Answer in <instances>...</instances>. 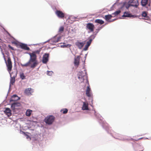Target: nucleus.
<instances>
[{"label": "nucleus", "instance_id": "obj_1", "mask_svg": "<svg viewBox=\"0 0 151 151\" xmlns=\"http://www.w3.org/2000/svg\"><path fill=\"white\" fill-rule=\"evenodd\" d=\"M30 56V58L29 61L26 63L22 64L21 63L22 67H27L29 66L31 68H35L38 64V63L37 60V56L35 52H29L28 53Z\"/></svg>", "mask_w": 151, "mask_h": 151}, {"label": "nucleus", "instance_id": "obj_2", "mask_svg": "<svg viewBox=\"0 0 151 151\" xmlns=\"http://www.w3.org/2000/svg\"><path fill=\"white\" fill-rule=\"evenodd\" d=\"M78 78L79 80V81L81 83L83 82L85 80H86V82L88 83V80L87 74L86 72L83 73L82 72H79V76Z\"/></svg>", "mask_w": 151, "mask_h": 151}, {"label": "nucleus", "instance_id": "obj_3", "mask_svg": "<svg viewBox=\"0 0 151 151\" xmlns=\"http://www.w3.org/2000/svg\"><path fill=\"white\" fill-rule=\"evenodd\" d=\"M3 55L4 54H3ZM4 58L6 63V66L7 68V70L9 73L12 70V62L11 61V59L9 57L8 58L7 62H6L5 58L4 55Z\"/></svg>", "mask_w": 151, "mask_h": 151}, {"label": "nucleus", "instance_id": "obj_4", "mask_svg": "<svg viewBox=\"0 0 151 151\" xmlns=\"http://www.w3.org/2000/svg\"><path fill=\"white\" fill-rule=\"evenodd\" d=\"M55 117L52 115L47 116L45 119V122L48 125L51 124L54 121Z\"/></svg>", "mask_w": 151, "mask_h": 151}, {"label": "nucleus", "instance_id": "obj_5", "mask_svg": "<svg viewBox=\"0 0 151 151\" xmlns=\"http://www.w3.org/2000/svg\"><path fill=\"white\" fill-rule=\"evenodd\" d=\"M86 27L91 32H93L95 28L94 25L91 23H88L86 24Z\"/></svg>", "mask_w": 151, "mask_h": 151}, {"label": "nucleus", "instance_id": "obj_6", "mask_svg": "<svg viewBox=\"0 0 151 151\" xmlns=\"http://www.w3.org/2000/svg\"><path fill=\"white\" fill-rule=\"evenodd\" d=\"M129 3H130L131 6H134L137 8L139 5L138 0H129Z\"/></svg>", "mask_w": 151, "mask_h": 151}, {"label": "nucleus", "instance_id": "obj_7", "mask_svg": "<svg viewBox=\"0 0 151 151\" xmlns=\"http://www.w3.org/2000/svg\"><path fill=\"white\" fill-rule=\"evenodd\" d=\"M10 73L11 78L10 83L12 84L13 85L15 82V78L17 76V74L15 73L14 74L13 73Z\"/></svg>", "mask_w": 151, "mask_h": 151}, {"label": "nucleus", "instance_id": "obj_8", "mask_svg": "<svg viewBox=\"0 0 151 151\" xmlns=\"http://www.w3.org/2000/svg\"><path fill=\"white\" fill-rule=\"evenodd\" d=\"M34 92L33 89L31 88H28L26 89L24 91V93L26 95L29 96L32 94V93Z\"/></svg>", "mask_w": 151, "mask_h": 151}, {"label": "nucleus", "instance_id": "obj_9", "mask_svg": "<svg viewBox=\"0 0 151 151\" xmlns=\"http://www.w3.org/2000/svg\"><path fill=\"white\" fill-rule=\"evenodd\" d=\"M85 43V41L81 42L78 41L76 43L75 45L77 46L79 49H81Z\"/></svg>", "mask_w": 151, "mask_h": 151}, {"label": "nucleus", "instance_id": "obj_10", "mask_svg": "<svg viewBox=\"0 0 151 151\" xmlns=\"http://www.w3.org/2000/svg\"><path fill=\"white\" fill-rule=\"evenodd\" d=\"M55 13L57 16L59 18H63L65 16L64 13L60 10H57Z\"/></svg>", "mask_w": 151, "mask_h": 151}, {"label": "nucleus", "instance_id": "obj_11", "mask_svg": "<svg viewBox=\"0 0 151 151\" xmlns=\"http://www.w3.org/2000/svg\"><path fill=\"white\" fill-rule=\"evenodd\" d=\"M49 54L47 53H45L43 55L42 60V62L43 63L46 64L48 60Z\"/></svg>", "mask_w": 151, "mask_h": 151}, {"label": "nucleus", "instance_id": "obj_12", "mask_svg": "<svg viewBox=\"0 0 151 151\" xmlns=\"http://www.w3.org/2000/svg\"><path fill=\"white\" fill-rule=\"evenodd\" d=\"M80 56H77L75 58L74 64L75 65L78 66L79 64Z\"/></svg>", "mask_w": 151, "mask_h": 151}, {"label": "nucleus", "instance_id": "obj_13", "mask_svg": "<svg viewBox=\"0 0 151 151\" xmlns=\"http://www.w3.org/2000/svg\"><path fill=\"white\" fill-rule=\"evenodd\" d=\"M82 109L84 110H88V104L87 102H83Z\"/></svg>", "mask_w": 151, "mask_h": 151}, {"label": "nucleus", "instance_id": "obj_14", "mask_svg": "<svg viewBox=\"0 0 151 151\" xmlns=\"http://www.w3.org/2000/svg\"><path fill=\"white\" fill-rule=\"evenodd\" d=\"M19 46L20 47L23 49L27 50H30L29 48L27 46V44L22 43L20 44Z\"/></svg>", "mask_w": 151, "mask_h": 151}, {"label": "nucleus", "instance_id": "obj_15", "mask_svg": "<svg viewBox=\"0 0 151 151\" xmlns=\"http://www.w3.org/2000/svg\"><path fill=\"white\" fill-rule=\"evenodd\" d=\"M21 105V104L19 102H15L12 104L11 107L13 109H14L15 107L19 106Z\"/></svg>", "mask_w": 151, "mask_h": 151}, {"label": "nucleus", "instance_id": "obj_16", "mask_svg": "<svg viewBox=\"0 0 151 151\" xmlns=\"http://www.w3.org/2000/svg\"><path fill=\"white\" fill-rule=\"evenodd\" d=\"M4 112L8 116H11L12 115L11 111L9 108H6L4 111Z\"/></svg>", "mask_w": 151, "mask_h": 151}, {"label": "nucleus", "instance_id": "obj_17", "mask_svg": "<svg viewBox=\"0 0 151 151\" xmlns=\"http://www.w3.org/2000/svg\"><path fill=\"white\" fill-rule=\"evenodd\" d=\"M91 89L90 88L89 86H88L86 91V94L87 96L88 97L91 96Z\"/></svg>", "mask_w": 151, "mask_h": 151}, {"label": "nucleus", "instance_id": "obj_18", "mask_svg": "<svg viewBox=\"0 0 151 151\" xmlns=\"http://www.w3.org/2000/svg\"><path fill=\"white\" fill-rule=\"evenodd\" d=\"M20 98L16 95H13L11 98V101H16L19 100Z\"/></svg>", "mask_w": 151, "mask_h": 151}, {"label": "nucleus", "instance_id": "obj_19", "mask_svg": "<svg viewBox=\"0 0 151 151\" xmlns=\"http://www.w3.org/2000/svg\"><path fill=\"white\" fill-rule=\"evenodd\" d=\"M148 0H142L141 4L143 6H145L147 4Z\"/></svg>", "mask_w": 151, "mask_h": 151}, {"label": "nucleus", "instance_id": "obj_20", "mask_svg": "<svg viewBox=\"0 0 151 151\" xmlns=\"http://www.w3.org/2000/svg\"><path fill=\"white\" fill-rule=\"evenodd\" d=\"M95 22L96 23H98L101 24H103L104 23V22L103 20L100 19H96Z\"/></svg>", "mask_w": 151, "mask_h": 151}, {"label": "nucleus", "instance_id": "obj_21", "mask_svg": "<svg viewBox=\"0 0 151 151\" xmlns=\"http://www.w3.org/2000/svg\"><path fill=\"white\" fill-rule=\"evenodd\" d=\"M112 17L111 15L110 14H109L106 15L105 16V19L107 21H109L110 19H111Z\"/></svg>", "mask_w": 151, "mask_h": 151}, {"label": "nucleus", "instance_id": "obj_22", "mask_svg": "<svg viewBox=\"0 0 151 151\" xmlns=\"http://www.w3.org/2000/svg\"><path fill=\"white\" fill-rule=\"evenodd\" d=\"M32 111L30 109H28L26 112V115L27 116H30Z\"/></svg>", "mask_w": 151, "mask_h": 151}, {"label": "nucleus", "instance_id": "obj_23", "mask_svg": "<svg viewBox=\"0 0 151 151\" xmlns=\"http://www.w3.org/2000/svg\"><path fill=\"white\" fill-rule=\"evenodd\" d=\"M130 15L131 14H129L128 13L125 12L122 17H131Z\"/></svg>", "mask_w": 151, "mask_h": 151}, {"label": "nucleus", "instance_id": "obj_24", "mask_svg": "<svg viewBox=\"0 0 151 151\" xmlns=\"http://www.w3.org/2000/svg\"><path fill=\"white\" fill-rule=\"evenodd\" d=\"M124 5V6L127 9H128L130 6H131V5H130V3H129V1L127 3H125Z\"/></svg>", "mask_w": 151, "mask_h": 151}, {"label": "nucleus", "instance_id": "obj_25", "mask_svg": "<svg viewBox=\"0 0 151 151\" xmlns=\"http://www.w3.org/2000/svg\"><path fill=\"white\" fill-rule=\"evenodd\" d=\"M92 40V39H90L86 43V46L87 47H89V46L90 45Z\"/></svg>", "mask_w": 151, "mask_h": 151}, {"label": "nucleus", "instance_id": "obj_26", "mask_svg": "<svg viewBox=\"0 0 151 151\" xmlns=\"http://www.w3.org/2000/svg\"><path fill=\"white\" fill-rule=\"evenodd\" d=\"M121 12L120 10H118L116 11L114 13L112 14L113 15H114V16H116L118 15Z\"/></svg>", "mask_w": 151, "mask_h": 151}, {"label": "nucleus", "instance_id": "obj_27", "mask_svg": "<svg viewBox=\"0 0 151 151\" xmlns=\"http://www.w3.org/2000/svg\"><path fill=\"white\" fill-rule=\"evenodd\" d=\"M64 27L63 26H61L60 27L59 29L58 32L59 33H62L64 31Z\"/></svg>", "mask_w": 151, "mask_h": 151}, {"label": "nucleus", "instance_id": "obj_28", "mask_svg": "<svg viewBox=\"0 0 151 151\" xmlns=\"http://www.w3.org/2000/svg\"><path fill=\"white\" fill-rule=\"evenodd\" d=\"M63 111V114H65L68 112V110L67 109H61L60 110V111L62 112Z\"/></svg>", "mask_w": 151, "mask_h": 151}, {"label": "nucleus", "instance_id": "obj_29", "mask_svg": "<svg viewBox=\"0 0 151 151\" xmlns=\"http://www.w3.org/2000/svg\"><path fill=\"white\" fill-rule=\"evenodd\" d=\"M20 77L22 79H25V76L24 75V73H20Z\"/></svg>", "mask_w": 151, "mask_h": 151}, {"label": "nucleus", "instance_id": "obj_30", "mask_svg": "<svg viewBox=\"0 0 151 151\" xmlns=\"http://www.w3.org/2000/svg\"><path fill=\"white\" fill-rule=\"evenodd\" d=\"M53 72L52 71H47V74L48 76H51L52 75Z\"/></svg>", "mask_w": 151, "mask_h": 151}, {"label": "nucleus", "instance_id": "obj_31", "mask_svg": "<svg viewBox=\"0 0 151 151\" xmlns=\"http://www.w3.org/2000/svg\"><path fill=\"white\" fill-rule=\"evenodd\" d=\"M142 16L144 17H146L147 16V14L145 12H144L142 13Z\"/></svg>", "mask_w": 151, "mask_h": 151}, {"label": "nucleus", "instance_id": "obj_32", "mask_svg": "<svg viewBox=\"0 0 151 151\" xmlns=\"http://www.w3.org/2000/svg\"><path fill=\"white\" fill-rule=\"evenodd\" d=\"M8 47H9V48H10V49H11L12 50H14V48L13 47H12L11 46V45H8Z\"/></svg>", "mask_w": 151, "mask_h": 151}, {"label": "nucleus", "instance_id": "obj_33", "mask_svg": "<svg viewBox=\"0 0 151 151\" xmlns=\"http://www.w3.org/2000/svg\"><path fill=\"white\" fill-rule=\"evenodd\" d=\"M88 47H87V46L85 45V47L84 48V50L85 51L87 50L88 49Z\"/></svg>", "mask_w": 151, "mask_h": 151}, {"label": "nucleus", "instance_id": "obj_34", "mask_svg": "<svg viewBox=\"0 0 151 151\" xmlns=\"http://www.w3.org/2000/svg\"><path fill=\"white\" fill-rule=\"evenodd\" d=\"M33 52H35V55H36V54L37 53H38V54L39 53L40 51H38V50H37V51H35Z\"/></svg>", "mask_w": 151, "mask_h": 151}, {"label": "nucleus", "instance_id": "obj_35", "mask_svg": "<svg viewBox=\"0 0 151 151\" xmlns=\"http://www.w3.org/2000/svg\"><path fill=\"white\" fill-rule=\"evenodd\" d=\"M143 139V137H142V138H140L137 139H135V140L136 141H137L139 140H140V139Z\"/></svg>", "mask_w": 151, "mask_h": 151}, {"label": "nucleus", "instance_id": "obj_36", "mask_svg": "<svg viewBox=\"0 0 151 151\" xmlns=\"http://www.w3.org/2000/svg\"><path fill=\"white\" fill-rule=\"evenodd\" d=\"M62 46H63V47H67V46H66L65 45H62Z\"/></svg>", "mask_w": 151, "mask_h": 151}, {"label": "nucleus", "instance_id": "obj_37", "mask_svg": "<svg viewBox=\"0 0 151 151\" xmlns=\"http://www.w3.org/2000/svg\"><path fill=\"white\" fill-rule=\"evenodd\" d=\"M68 45H67V46H68ZM70 46V45H69V46Z\"/></svg>", "mask_w": 151, "mask_h": 151}, {"label": "nucleus", "instance_id": "obj_38", "mask_svg": "<svg viewBox=\"0 0 151 151\" xmlns=\"http://www.w3.org/2000/svg\"><path fill=\"white\" fill-rule=\"evenodd\" d=\"M12 43H14V44H15V43H15V42H12Z\"/></svg>", "mask_w": 151, "mask_h": 151}, {"label": "nucleus", "instance_id": "obj_39", "mask_svg": "<svg viewBox=\"0 0 151 151\" xmlns=\"http://www.w3.org/2000/svg\"><path fill=\"white\" fill-rule=\"evenodd\" d=\"M0 40H1V39H0Z\"/></svg>", "mask_w": 151, "mask_h": 151}]
</instances>
